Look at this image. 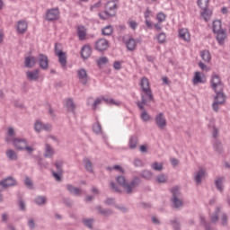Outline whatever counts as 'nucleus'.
<instances>
[{"instance_id":"obj_37","label":"nucleus","mask_w":230,"mask_h":230,"mask_svg":"<svg viewBox=\"0 0 230 230\" xmlns=\"http://www.w3.org/2000/svg\"><path fill=\"white\" fill-rule=\"evenodd\" d=\"M216 187L219 191H224V178H218L216 180Z\"/></svg>"},{"instance_id":"obj_5","label":"nucleus","mask_w":230,"mask_h":230,"mask_svg":"<svg viewBox=\"0 0 230 230\" xmlns=\"http://www.w3.org/2000/svg\"><path fill=\"white\" fill-rule=\"evenodd\" d=\"M155 123L160 130H164L168 125L164 113L160 112L155 117Z\"/></svg>"},{"instance_id":"obj_60","label":"nucleus","mask_w":230,"mask_h":230,"mask_svg":"<svg viewBox=\"0 0 230 230\" xmlns=\"http://www.w3.org/2000/svg\"><path fill=\"white\" fill-rule=\"evenodd\" d=\"M139 150H140V152H142L143 154L148 152V148H147L146 146H145V145L140 146Z\"/></svg>"},{"instance_id":"obj_15","label":"nucleus","mask_w":230,"mask_h":230,"mask_svg":"<svg viewBox=\"0 0 230 230\" xmlns=\"http://www.w3.org/2000/svg\"><path fill=\"white\" fill-rule=\"evenodd\" d=\"M77 37L79 40H85V37H87V29L84 25H79L77 27Z\"/></svg>"},{"instance_id":"obj_30","label":"nucleus","mask_w":230,"mask_h":230,"mask_svg":"<svg viewBox=\"0 0 230 230\" xmlns=\"http://www.w3.org/2000/svg\"><path fill=\"white\" fill-rule=\"evenodd\" d=\"M214 149L217 154H222L224 152V147L222 146V142L219 139H216L213 145Z\"/></svg>"},{"instance_id":"obj_18","label":"nucleus","mask_w":230,"mask_h":230,"mask_svg":"<svg viewBox=\"0 0 230 230\" xmlns=\"http://www.w3.org/2000/svg\"><path fill=\"white\" fill-rule=\"evenodd\" d=\"M179 37L181 40H185V42H190V36L188 29H180L179 30Z\"/></svg>"},{"instance_id":"obj_12","label":"nucleus","mask_w":230,"mask_h":230,"mask_svg":"<svg viewBox=\"0 0 230 230\" xmlns=\"http://www.w3.org/2000/svg\"><path fill=\"white\" fill-rule=\"evenodd\" d=\"M39 65L40 69H48L49 66V61L48 56L44 54H39Z\"/></svg>"},{"instance_id":"obj_34","label":"nucleus","mask_w":230,"mask_h":230,"mask_svg":"<svg viewBox=\"0 0 230 230\" xmlns=\"http://www.w3.org/2000/svg\"><path fill=\"white\" fill-rule=\"evenodd\" d=\"M106 170L108 172H112V170H115V172H118L119 173H125V170H123V167L120 165H113L112 167H107Z\"/></svg>"},{"instance_id":"obj_19","label":"nucleus","mask_w":230,"mask_h":230,"mask_svg":"<svg viewBox=\"0 0 230 230\" xmlns=\"http://www.w3.org/2000/svg\"><path fill=\"white\" fill-rule=\"evenodd\" d=\"M125 44L128 51H135L136 48H137V44L136 43V40H134V38H129L125 41Z\"/></svg>"},{"instance_id":"obj_28","label":"nucleus","mask_w":230,"mask_h":230,"mask_svg":"<svg viewBox=\"0 0 230 230\" xmlns=\"http://www.w3.org/2000/svg\"><path fill=\"white\" fill-rule=\"evenodd\" d=\"M83 164L86 172H88L89 173H93V162H91L89 158L85 157L83 160Z\"/></svg>"},{"instance_id":"obj_52","label":"nucleus","mask_w":230,"mask_h":230,"mask_svg":"<svg viewBox=\"0 0 230 230\" xmlns=\"http://www.w3.org/2000/svg\"><path fill=\"white\" fill-rule=\"evenodd\" d=\"M7 136L9 137H13V136H15V131L13 130V128H8Z\"/></svg>"},{"instance_id":"obj_24","label":"nucleus","mask_w":230,"mask_h":230,"mask_svg":"<svg viewBox=\"0 0 230 230\" xmlns=\"http://www.w3.org/2000/svg\"><path fill=\"white\" fill-rule=\"evenodd\" d=\"M57 57H58L62 67H66V66H67V56L66 55V52H58Z\"/></svg>"},{"instance_id":"obj_53","label":"nucleus","mask_w":230,"mask_h":230,"mask_svg":"<svg viewBox=\"0 0 230 230\" xmlns=\"http://www.w3.org/2000/svg\"><path fill=\"white\" fill-rule=\"evenodd\" d=\"M104 102H106V103H109L110 105H119L118 102H116V101H114V99H105L103 98Z\"/></svg>"},{"instance_id":"obj_50","label":"nucleus","mask_w":230,"mask_h":230,"mask_svg":"<svg viewBox=\"0 0 230 230\" xmlns=\"http://www.w3.org/2000/svg\"><path fill=\"white\" fill-rule=\"evenodd\" d=\"M100 103H102V100L100 98H97L92 105L93 111H96V109H98V105H100Z\"/></svg>"},{"instance_id":"obj_14","label":"nucleus","mask_w":230,"mask_h":230,"mask_svg":"<svg viewBox=\"0 0 230 230\" xmlns=\"http://www.w3.org/2000/svg\"><path fill=\"white\" fill-rule=\"evenodd\" d=\"M105 10L110 13H114L118 10V4L114 0L109 1L105 4Z\"/></svg>"},{"instance_id":"obj_13","label":"nucleus","mask_w":230,"mask_h":230,"mask_svg":"<svg viewBox=\"0 0 230 230\" xmlns=\"http://www.w3.org/2000/svg\"><path fill=\"white\" fill-rule=\"evenodd\" d=\"M93 54V49H91V46L89 45H84L81 49V57L84 58V60H87Z\"/></svg>"},{"instance_id":"obj_59","label":"nucleus","mask_w":230,"mask_h":230,"mask_svg":"<svg viewBox=\"0 0 230 230\" xmlns=\"http://www.w3.org/2000/svg\"><path fill=\"white\" fill-rule=\"evenodd\" d=\"M129 28H131V30H136L137 28V22L134 21L129 22Z\"/></svg>"},{"instance_id":"obj_17","label":"nucleus","mask_w":230,"mask_h":230,"mask_svg":"<svg viewBox=\"0 0 230 230\" xmlns=\"http://www.w3.org/2000/svg\"><path fill=\"white\" fill-rule=\"evenodd\" d=\"M25 67H28L29 69H31V67H35V64H37V58L33 56H29L25 58Z\"/></svg>"},{"instance_id":"obj_44","label":"nucleus","mask_w":230,"mask_h":230,"mask_svg":"<svg viewBox=\"0 0 230 230\" xmlns=\"http://www.w3.org/2000/svg\"><path fill=\"white\" fill-rule=\"evenodd\" d=\"M168 176L166 174H159L158 176H156V181L157 182H164L165 181H167Z\"/></svg>"},{"instance_id":"obj_32","label":"nucleus","mask_w":230,"mask_h":230,"mask_svg":"<svg viewBox=\"0 0 230 230\" xmlns=\"http://www.w3.org/2000/svg\"><path fill=\"white\" fill-rule=\"evenodd\" d=\"M200 57L205 62H211V54L208 50L201 51Z\"/></svg>"},{"instance_id":"obj_47","label":"nucleus","mask_w":230,"mask_h":230,"mask_svg":"<svg viewBox=\"0 0 230 230\" xmlns=\"http://www.w3.org/2000/svg\"><path fill=\"white\" fill-rule=\"evenodd\" d=\"M61 46L60 43H56L55 44V49H54V51H55V54L58 56V53H64V51H62V49H61Z\"/></svg>"},{"instance_id":"obj_7","label":"nucleus","mask_w":230,"mask_h":230,"mask_svg":"<svg viewBox=\"0 0 230 230\" xmlns=\"http://www.w3.org/2000/svg\"><path fill=\"white\" fill-rule=\"evenodd\" d=\"M59 17L60 12L58 11V8L49 9L45 14V20L49 21V22L53 21H58Z\"/></svg>"},{"instance_id":"obj_4","label":"nucleus","mask_w":230,"mask_h":230,"mask_svg":"<svg viewBox=\"0 0 230 230\" xmlns=\"http://www.w3.org/2000/svg\"><path fill=\"white\" fill-rule=\"evenodd\" d=\"M4 140L6 143H10V141H12L14 148L21 151L24 150V147L28 145V140L24 138L13 137L11 139L9 137H6Z\"/></svg>"},{"instance_id":"obj_33","label":"nucleus","mask_w":230,"mask_h":230,"mask_svg":"<svg viewBox=\"0 0 230 230\" xmlns=\"http://www.w3.org/2000/svg\"><path fill=\"white\" fill-rule=\"evenodd\" d=\"M114 31V29L111 25H107L102 29V34L104 36H110Z\"/></svg>"},{"instance_id":"obj_42","label":"nucleus","mask_w":230,"mask_h":230,"mask_svg":"<svg viewBox=\"0 0 230 230\" xmlns=\"http://www.w3.org/2000/svg\"><path fill=\"white\" fill-rule=\"evenodd\" d=\"M151 168H153V170L155 172H161V170H163V164L155 162L152 164Z\"/></svg>"},{"instance_id":"obj_48","label":"nucleus","mask_w":230,"mask_h":230,"mask_svg":"<svg viewBox=\"0 0 230 230\" xmlns=\"http://www.w3.org/2000/svg\"><path fill=\"white\" fill-rule=\"evenodd\" d=\"M36 204H39V206H40L41 204H45L46 203V198L45 197H38L35 199Z\"/></svg>"},{"instance_id":"obj_58","label":"nucleus","mask_w":230,"mask_h":230,"mask_svg":"<svg viewBox=\"0 0 230 230\" xmlns=\"http://www.w3.org/2000/svg\"><path fill=\"white\" fill-rule=\"evenodd\" d=\"M25 184L28 188H33V183L31 182V180H30L29 178L25 179Z\"/></svg>"},{"instance_id":"obj_40","label":"nucleus","mask_w":230,"mask_h":230,"mask_svg":"<svg viewBox=\"0 0 230 230\" xmlns=\"http://www.w3.org/2000/svg\"><path fill=\"white\" fill-rule=\"evenodd\" d=\"M64 164V162H62L61 160L58 161L55 163V166L58 170V172H52V173H62V165Z\"/></svg>"},{"instance_id":"obj_2","label":"nucleus","mask_w":230,"mask_h":230,"mask_svg":"<svg viewBox=\"0 0 230 230\" xmlns=\"http://www.w3.org/2000/svg\"><path fill=\"white\" fill-rule=\"evenodd\" d=\"M211 89L216 93L214 97V102L212 103V109L214 112H218L219 105L226 103V93H224V83L220 79L219 75H214L210 80Z\"/></svg>"},{"instance_id":"obj_6","label":"nucleus","mask_w":230,"mask_h":230,"mask_svg":"<svg viewBox=\"0 0 230 230\" xmlns=\"http://www.w3.org/2000/svg\"><path fill=\"white\" fill-rule=\"evenodd\" d=\"M110 46L111 43L109 42V40L103 38L97 40L94 44L96 51H99L100 53H102V51H107Z\"/></svg>"},{"instance_id":"obj_8","label":"nucleus","mask_w":230,"mask_h":230,"mask_svg":"<svg viewBox=\"0 0 230 230\" xmlns=\"http://www.w3.org/2000/svg\"><path fill=\"white\" fill-rule=\"evenodd\" d=\"M77 78L82 85H87V83L89 82V75H87V71H85V69L81 68L77 70Z\"/></svg>"},{"instance_id":"obj_64","label":"nucleus","mask_w":230,"mask_h":230,"mask_svg":"<svg viewBox=\"0 0 230 230\" xmlns=\"http://www.w3.org/2000/svg\"><path fill=\"white\" fill-rule=\"evenodd\" d=\"M48 106H49V114H50L52 118H54L55 112L53 111V108L51 107V104H48Z\"/></svg>"},{"instance_id":"obj_39","label":"nucleus","mask_w":230,"mask_h":230,"mask_svg":"<svg viewBox=\"0 0 230 230\" xmlns=\"http://www.w3.org/2000/svg\"><path fill=\"white\" fill-rule=\"evenodd\" d=\"M109 63V58L107 57H102L97 61L98 67H102V66H105V64Z\"/></svg>"},{"instance_id":"obj_21","label":"nucleus","mask_w":230,"mask_h":230,"mask_svg":"<svg viewBox=\"0 0 230 230\" xmlns=\"http://www.w3.org/2000/svg\"><path fill=\"white\" fill-rule=\"evenodd\" d=\"M139 142V138L137 137V135H132L129 137V144H128V148H130V150H134L136 148H137V143Z\"/></svg>"},{"instance_id":"obj_16","label":"nucleus","mask_w":230,"mask_h":230,"mask_svg":"<svg viewBox=\"0 0 230 230\" xmlns=\"http://www.w3.org/2000/svg\"><path fill=\"white\" fill-rule=\"evenodd\" d=\"M28 30V22H26V21L24 20H21L18 22V24H17V31L18 33H26Z\"/></svg>"},{"instance_id":"obj_54","label":"nucleus","mask_w":230,"mask_h":230,"mask_svg":"<svg viewBox=\"0 0 230 230\" xmlns=\"http://www.w3.org/2000/svg\"><path fill=\"white\" fill-rule=\"evenodd\" d=\"M113 67L114 69H116L117 71H119V69H121V62L119 61H115L113 63Z\"/></svg>"},{"instance_id":"obj_63","label":"nucleus","mask_w":230,"mask_h":230,"mask_svg":"<svg viewBox=\"0 0 230 230\" xmlns=\"http://www.w3.org/2000/svg\"><path fill=\"white\" fill-rule=\"evenodd\" d=\"M171 164H172V166H177V164H179V160L176 158H171Z\"/></svg>"},{"instance_id":"obj_49","label":"nucleus","mask_w":230,"mask_h":230,"mask_svg":"<svg viewBox=\"0 0 230 230\" xmlns=\"http://www.w3.org/2000/svg\"><path fill=\"white\" fill-rule=\"evenodd\" d=\"M218 217H220V208H217L216 215L211 217V222H218Z\"/></svg>"},{"instance_id":"obj_23","label":"nucleus","mask_w":230,"mask_h":230,"mask_svg":"<svg viewBox=\"0 0 230 230\" xmlns=\"http://www.w3.org/2000/svg\"><path fill=\"white\" fill-rule=\"evenodd\" d=\"M111 17H116V12L110 13L109 11H106V9H105V11L99 13V18L102 21H107V19H109Z\"/></svg>"},{"instance_id":"obj_61","label":"nucleus","mask_w":230,"mask_h":230,"mask_svg":"<svg viewBox=\"0 0 230 230\" xmlns=\"http://www.w3.org/2000/svg\"><path fill=\"white\" fill-rule=\"evenodd\" d=\"M53 177L56 181H60V179H62V173H53Z\"/></svg>"},{"instance_id":"obj_26","label":"nucleus","mask_w":230,"mask_h":230,"mask_svg":"<svg viewBox=\"0 0 230 230\" xmlns=\"http://www.w3.org/2000/svg\"><path fill=\"white\" fill-rule=\"evenodd\" d=\"M53 155H55V149L51 147V145L45 144L44 157H53Z\"/></svg>"},{"instance_id":"obj_10","label":"nucleus","mask_w":230,"mask_h":230,"mask_svg":"<svg viewBox=\"0 0 230 230\" xmlns=\"http://www.w3.org/2000/svg\"><path fill=\"white\" fill-rule=\"evenodd\" d=\"M10 186H15V180L13 178H7L0 182V191H3L4 188H10ZM3 200V197L0 195V201Z\"/></svg>"},{"instance_id":"obj_20","label":"nucleus","mask_w":230,"mask_h":230,"mask_svg":"<svg viewBox=\"0 0 230 230\" xmlns=\"http://www.w3.org/2000/svg\"><path fill=\"white\" fill-rule=\"evenodd\" d=\"M26 76L31 82H37V80H39V69H34L33 71H27Z\"/></svg>"},{"instance_id":"obj_22","label":"nucleus","mask_w":230,"mask_h":230,"mask_svg":"<svg viewBox=\"0 0 230 230\" xmlns=\"http://www.w3.org/2000/svg\"><path fill=\"white\" fill-rule=\"evenodd\" d=\"M217 33V40L218 42V44H220V46H224L225 42H226V31L223 30V31H219L217 32H215Z\"/></svg>"},{"instance_id":"obj_9","label":"nucleus","mask_w":230,"mask_h":230,"mask_svg":"<svg viewBox=\"0 0 230 230\" xmlns=\"http://www.w3.org/2000/svg\"><path fill=\"white\" fill-rule=\"evenodd\" d=\"M52 126L51 124H44L40 121H36L34 124V130L38 133L42 132V130H46V132H49V130H51Z\"/></svg>"},{"instance_id":"obj_25","label":"nucleus","mask_w":230,"mask_h":230,"mask_svg":"<svg viewBox=\"0 0 230 230\" xmlns=\"http://www.w3.org/2000/svg\"><path fill=\"white\" fill-rule=\"evenodd\" d=\"M66 107L67 109V112H73V114H75V109H76V106L75 105V102H73L72 98L66 99Z\"/></svg>"},{"instance_id":"obj_56","label":"nucleus","mask_w":230,"mask_h":230,"mask_svg":"<svg viewBox=\"0 0 230 230\" xmlns=\"http://www.w3.org/2000/svg\"><path fill=\"white\" fill-rule=\"evenodd\" d=\"M23 150H26V152H28V154H33V151L35 149H33L31 146H28V145H26L25 146H23Z\"/></svg>"},{"instance_id":"obj_1","label":"nucleus","mask_w":230,"mask_h":230,"mask_svg":"<svg viewBox=\"0 0 230 230\" xmlns=\"http://www.w3.org/2000/svg\"><path fill=\"white\" fill-rule=\"evenodd\" d=\"M139 85L142 94L141 101L137 102V106L140 111H143L140 115L141 119L144 121H150L151 117L146 111H145V106H143L148 105V102H155V99H154V93H152V89L150 88V81H148L146 76H144L141 78Z\"/></svg>"},{"instance_id":"obj_11","label":"nucleus","mask_w":230,"mask_h":230,"mask_svg":"<svg viewBox=\"0 0 230 230\" xmlns=\"http://www.w3.org/2000/svg\"><path fill=\"white\" fill-rule=\"evenodd\" d=\"M172 197H173V204L175 208H181L182 206V200H181L179 198H177V195H179V187H173L172 190Z\"/></svg>"},{"instance_id":"obj_31","label":"nucleus","mask_w":230,"mask_h":230,"mask_svg":"<svg viewBox=\"0 0 230 230\" xmlns=\"http://www.w3.org/2000/svg\"><path fill=\"white\" fill-rule=\"evenodd\" d=\"M224 29H222V22L219 20H216L213 22V31L214 33H217L218 31H222Z\"/></svg>"},{"instance_id":"obj_41","label":"nucleus","mask_w":230,"mask_h":230,"mask_svg":"<svg viewBox=\"0 0 230 230\" xmlns=\"http://www.w3.org/2000/svg\"><path fill=\"white\" fill-rule=\"evenodd\" d=\"M93 130L94 134H102V124L100 122H96L93 125Z\"/></svg>"},{"instance_id":"obj_51","label":"nucleus","mask_w":230,"mask_h":230,"mask_svg":"<svg viewBox=\"0 0 230 230\" xmlns=\"http://www.w3.org/2000/svg\"><path fill=\"white\" fill-rule=\"evenodd\" d=\"M212 137L214 139H217V137H218V129L215 126H213Z\"/></svg>"},{"instance_id":"obj_55","label":"nucleus","mask_w":230,"mask_h":230,"mask_svg":"<svg viewBox=\"0 0 230 230\" xmlns=\"http://www.w3.org/2000/svg\"><path fill=\"white\" fill-rule=\"evenodd\" d=\"M221 224L222 226L227 224V216H226V214H221Z\"/></svg>"},{"instance_id":"obj_43","label":"nucleus","mask_w":230,"mask_h":230,"mask_svg":"<svg viewBox=\"0 0 230 230\" xmlns=\"http://www.w3.org/2000/svg\"><path fill=\"white\" fill-rule=\"evenodd\" d=\"M158 44H164L166 42V34L162 32L157 36Z\"/></svg>"},{"instance_id":"obj_57","label":"nucleus","mask_w":230,"mask_h":230,"mask_svg":"<svg viewBox=\"0 0 230 230\" xmlns=\"http://www.w3.org/2000/svg\"><path fill=\"white\" fill-rule=\"evenodd\" d=\"M84 226H86L87 227H93V220H91V219H85L84 221Z\"/></svg>"},{"instance_id":"obj_46","label":"nucleus","mask_w":230,"mask_h":230,"mask_svg":"<svg viewBox=\"0 0 230 230\" xmlns=\"http://www.w3.org/2000/svg\"><path fill=\"white\" fill-rule=\"evenodd\" d=\"M204 173H198L196 176H195V182L197 184H200L202 179H204Z\"/></svg>"},{"instance_id":"obj_27","label":"nucleus","mask_w":230,"mask_h":230,"mask_svg":"<svg viewBox=\"0 0 230 230\" xmlns=\"http://www.w3.org/2000/svg\"><path fill=\"white\" fill-rule=\"evenodd\" d=\"M203 12H201V17H203L204 21L208 22L209 19H211V15H213V12L209 10V7H207L205 9H202Z\"/></svg>"},{"instance_id":"obj_36","label":"nucleus","mask_w":230,"mask_h":230,"mask_svg":"<svg viewBox=\"0 0 230 230\" xmlns=\"http://www.w3.org/2000/svg\"><path fill=\"white\" fill-rule=\"evenodd\" d=\"M204 81L202 80V76L200 75V72H196L193 77L194 85L197 84H202Z\"/></svg>"},{"instance_id":"obj_3","label":"nucleus","mask_w":230,"mask_h":230,"mask_svg":"<svg viewBox=\"0 0 230 230\" xmlns=\"http://www.w3.org/2000/svg\"><path fill=\"white\" fill-rule=\"evenodd\" d=\"M117 182L119 186H121L123 190H125L126 193H132L136 188H137V184H139V180L135 179L130 183L127 182V180H125V177L123 175L117 177Z\"/></svg>"},{"instance_id":"obj_29","label":"nucleus","mask_w":230,"mask_h":230,"mask_svg":"<svg viewBox=\"0 0 230 230\" xmlns=\"http://www.w3.org/2000/svg\"><path fill=\"white\" fill-rule=\"evenodd\" d=\"M5 154H6V156L8 157V159L10 161H17L18 155H17V153L14 150L8 149Z\"/></svg>"},{"instance_id":"obj_62","label":"nucleus","mask_w":230,"mask_h":230,"mask_svg":"<svg viewBox=\"0 0 230 230\" xmlns=\"http://www.w3.org/2000/svg\"><path fill=\"white\" fill-rule=\"evenodd\" d=\"M102 6V1H98L96 4L91 6V10L93 8H100Z\"/></svg>"},{"instance_id":"obj_45","label":"nucleus","mask_w":230,"mask_h":230,"mask_svg":"<svg viewBox=\"0 0 230 230\" xmlns=\"http://www.w3.org/2000/svg\"><path fill=\"white\" fill-rule=\"evenodd\" d=\"M157 21L158 22H163L166 20V15L164 13H159L156 15Z\"/></svg>"},{"instance_id":"obj_38","label":"nucleus","mask_w":230,"mask_h":230,"mask_svg":"<svg viewBox=\"0 0 230 230\" xmlns=\"http://www.w3.org/2000/svg\"><path fill=\"white\" fill-rule=\"evenodd\" d=\"M66 190H68L73 195H80V193H82V190L71 185H67Z\"/></svg>"},{"instance_id":"obj_35","label":"nucleus","mask_w":230,"mask_h":230,"mask_svg":"<svg viewBox=\"0 0 230 230\" xmlns=\"http://www.w3.org/2000/svg\"><path fill=\"white\" fill-rule=\"evenodd\" d=\"M198 6L204 10L206 8H209V0H198Z\"/></svg>"}]
</instances>
